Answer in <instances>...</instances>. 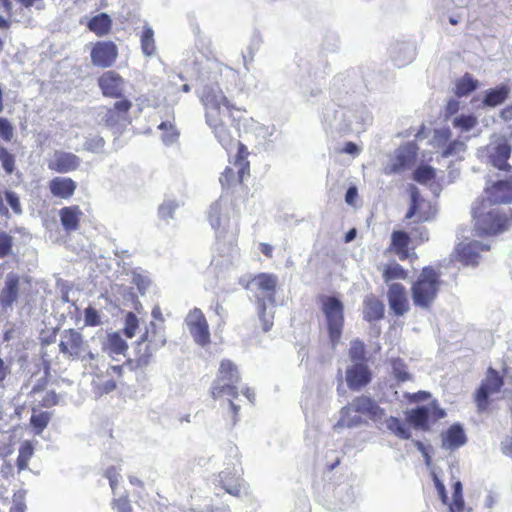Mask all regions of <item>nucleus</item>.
Instances as JSON below:
<instances>
[{
	"instance_id": "c85d7f7f",
	"label": "nucleus",
	"mask_w": 512,
	"mask_h": 512,
	"mask_svg": "<svg viewBox=\"0 0 512 512\" xmlns=\"http://www.w3.org/2000/svg\"><path fill=\"white\" fill-rule=\"evenodd\" d=\"M19 278L15 274H8L5 286L0 295V302L3 308L11 307L17 299Z\"/></svg>"
},
{
	"instance_id": "6e6d98bb",
	"label": "nucleus",
	"mask_w": 512,
	"mask_h": 512,
	"mask_svg": "<svg viewBox=\"0 0 512 512\" xmlns=\"http://www.w3.org/2000/svg\"><path fill=\"white\" fill-rule=\"evenodd\" d=\"M177 207L178 204L174 200H167L159 206V216L165 220L173 218Z\"/></svg>"
},
{
	"instance_id": "bf43d9fd",
	"label": "nucleus",
	"mask_w": 512,
	"mask_h": 512,
	"mask_svg": "<svg viewBox=\"0 0 512 512\" xmlns=\"http://www.w3.org/2000/svg\"><path fill=\"white\" fill-rule=\"evenodd\" d=\"M449 506L466 507L462 494V483L460 481H456L453 484L452 502Z\"/></svg>"
},
{
	"instance_id": "09e8293b",
	"label": "nucleus",
	"mask_w": 512,
	"mask_h": 512,
	"mask_svg": "<svg viewBox=\"0 0 512 512\" xmlns=\"http://www.w3.org/2000/svg\"><path fill=\"white\" fill-rule=\"evenodd\" d=\"M466 150V144L464 141L455 139L453 141H450L443 149L442 155L444 157L449 156H458L461 153L465 152Z\"/></svg>"
},
{
	"instance_id": "c756f323",
	"label": "nucleus",
	"mask_w": 512,
	"mask_h": 512,
	"mask_svg": "<svg viewBox=\"0 0 512 512\" xmlns=\"http://www.w3.org/2000/svg\"><path fill=\"white\" fill-rule=\"evenodd\" d=\"M354 409L351 405H346L341 408L339 414V420L334 424L333 429L336 432H340L343 428H352L359 426L362 423V419L359 415L353 414Z\"/></svg>"
},
{
	"instance_id": "8fccbe9b",
	"label": "nucleus",
	"mask_w": 512,
	"mask_h": 512,
	"mask_svg": "<svg viewBox=\"0 0 512 512\" xmlns=\"http://www.w3.org/2000/svg\"><path fill=\"white\" fill-rule=\"evenodd\" d=\"M349 354L351 360L355 363H363L365 357V346L360 340H354L351 342Z\"/></svg>"
},
{
	"instance_id": "a19ab883",
	"label": "nucleus",
	"mask_w": 512,
	"mask_h": 512,
	"mask_svg": "<svg viewBox=\"0 0 512 512\" xmlns=\"http://www.w3.org/2000/svg\"><path fill=\"white\" fill-rule=\"evenodd\" d=\"M477 123V117L473 114H460L451 119L452 126L459 129L461 132H469L477 125Z\"/></svg>"
},
{
	"instance_id": "052dcab7",
	"label": "nucleus",
	"mask_w": 512,
	"mask_h": 512,
	"mask_svg": "<svg viewBox=\"0 0 512 512\" xmlns=\"http://www.w3.org/2000/svg\"><path fill=\"white\" fill-rule=\"evenodd\" d=\"M12 237L6 233L0 234V257H5L11 253Z\"/></svg>"
},
{
	"instance_id": "f3484780",
	"label": "nucleus",
	"mask_w": 512,
	"mask_h": 512,
	"mask_svg": "<svg viewBox=\"0 0 512 512\" xmlns=\"http://www.w3.org/2000/svg\"><path fill=\"white\" fill-rule=\"evenodd\" d=\"M81 159L71 153L62 150H56L47 161V166L50 170L57 173H69L79 168Z\"/></svg>"
},
{
	"instance_id": "b1692460",
	"label": "nucleus",
	"mask_w": 512,
	"mask_h": 512,
	"mask_svg": "<svg viewBox=\"0 0 512 512\" xmlns=\"http://www.w3.org/2000/svg\"><path fill=\"white\" fill-rule=\"evenodd\" d=\"M48 187L54 197L70 199L77 189V183L69 177L57 176L49 181Z\"/></svg>"
},
{
	"instance_id": "9b49d317",
	"label": "nucleus",
	"mask_w": 512,
	"mask_h": 512,
	"mask_svg": "<svg viewBox=\"0 0 512 512\" xmlns=\"http://www.w3.org/2000/svg\"><path fill=\"white\" fill-rule=\"evenodd\" d=\"M188 331L194 341L201 347L210 343V332L207 320L200 309L194 308L185 318Z\"/></svg>"
},
{
	"instance_id": "f8f14e48",
	"label": "nucleus",
	"mask_w": 512,
	"mask_h": 512,
	"mask_svg": "<svg viewBox=\"0 0 512 512\" xmlns=\"http://www.w3.org/2000/svg\"><path fill=\"white\" fill-rule=\"evenodd\" d=\"M489 249L490 246L481 241L465 239L455 249L456 259L465 266L475 267L479 262L480 253Z\"/></svg>"
},
{
	"instance_id": "ddd939ff",
	"label": "nucleus",
	"mask_w": 512,
	"mask_h": 512,
	"mask_svg": "<svg viewBox=\"0 0 512 512\" xmlns=\"http://www.w3.org/2000/svg\"><path fill=\"white\" fill-rule=\"evenodd\" d=\"M411 204L405 218L411 219L416 217L417 222H424L430 220L435 210L430 203L426 202L420 195L419 189L412 185L410 186Z\"/></svg>"
},
{
	"instance_id": "e433bc0d",
	"label": "nucleus",
	"mask_w": 512,
	"mask_h": 512,
	"mask_svg": "<svg viewBox=\"0 0 512 512\" xmlns=\"http://www.w3.org/2000/svg\"><path fill=\"white\" fill-rule=\"evenodd\" d=\"M158 129L162 131L161 138L165 145L170 146L178 141L179 131L174 124V118L161 122Z\"/></svg>"
},
{
	"instance_id": "603ef678",
	"label": "nucleus",
	"mask_w": 512,
	"mask_h": 512,
	"mask_svg": "<svg viewBox=\"0 0 512 512\" xmlns=\"http://www.w3.org/2000/svg\"><path fill=\"white\" fill-rule=\"evenodd\" d=\"M105 141L102 137L95 135L88 137L84 143V148L93 153H99L103 150Z\"/></svg>"
},
{
	"instance_id": "c03bdc74",
	"label": "nucleus",
	"mask_w": 512,
	"mask_h": 512,
	"mask_svg": "<svg viewBox=\"0 0 512 512\" xmlns=\"http://www.w3.org/2000/svg\"><path fill=\"white\" fill-rule=\"evenodd\" d=\"M51 419L49 412L33 413L30 418V424L35 430V434L40 435L48 426Z\"/></svg>"
},
{
	"instance_id": "4be33fe9",
	"label": "nucleus",
	"mask_w": 512,
	"mask_h": 512,
	"mask_svg": "<svg viewBox=\"0 0 512 512\" xmlns=\"http://www.w3.org/2000/svg\"><path fill=\"white\" fill-rule=\"evenodd\" d=\"M208 220L217 234H221L227 230L229 226L228 207L222 199H219L210 206Z\"/></svg>"
},
{
	"instance_id": "0e129e2a",
	"label": "nucleus",
	"mask_w": 512,
	"mask_h": 512,
	"mask_svg": "<svg viewBox=\"0 0 512 512\" xmlns=\"http://www.w3.org/2000/svg\"><path fill=\"white\" fill-rule=\"evenodd\" d=\"M113 508L117 512H132V508L129 504V501L126 497H120L113 501Z\"/></svg>"
},
{
	"instance_id": "20e7f679",
	"label": "nucleus",
	"mask_w": 512,
	"mask_h": 512,
	"mask_svg": "<svg viewBox=\"0 0 512 512\" xmlns=\"http://www.w3.org/2000/svg\"><path fill=\"white\" fill-rule=\"evenodd\" d=\"M359 112V119L352 121L350 118L354 113L351 109L331 104L323 110L322 122L325 127L335 131L359 133L372 123V115L367 108H362Z\"/></svg>"
},
{
	"instance_id": "774afa93",
	"label": "nucleus",
	"mask_w": 512,
	"mask_h": 512,
	"mask_svg": "<svg viewBox=\"0 0 512 512\" xmlns=\"http://www.w3.org/2000/svg\"><path fill=\"white\" fill-rule=\"evenodd\" d=\"M26 505L23 500V496L20 494H14L13 505L10 508V512H25Z\"/></svg>"
},
{
	"instance_id": "de8ad7c7",
	"label": "nucleus",
	"mask_w": 512,
	"mask_h": 512,
	"mask_svg": "<svg viewBox=\"0 0 512 512\" xmlns=\"http://www.w3.org/2000/svg\"><path fill=\"white\" fill-rule=\"evenodd\" d=\"M435 177V169L431 166H421L414 172V180L420 184H428Z\"/></svg>"
},
{
	"instance_id": "0eeeda50",
	"label": "nucleus",
	"mask_w": 512,
	"mask_h": 512,
	"mask_svg": "<svg viewBox=\"0 0 512 512\" xmlns=\"http://www.w3.org/2000/svg\"><path fill=\"white\" fill-rule=\"evenodd\" d=\"M356 499L354 480L343 477L325 486L324 506L330 511H341L351 506Z\"/></svg>"
},
{
	"instance_id": "49530a36",
	"label": "nucleus",
	"mask_w": 512,
	"mask_h": 512,
	"mask_svg": "<svg viewBox=\"0 0 512 512\" xmlns=\"http://www.w3.org/2000/svg\"><path fill=\"white\" fill-rule=\"evenodd\" d=\"M383 278L385 282H389L395 279H405L406 272L401 265L393 263L388 265L383 271Z\"/></svg>"
},
{
	"instance_id": "1a4fd4ad",
	"label": "nucleus",
	"mask_w": 512,
	"mask_h": 512,
	"mask_svg": "<svg viewBox=\"0 0 512 512\" xmlns=\"http://www.w3.org/2000/svg\"><path fill=\"white\" fill-rule=\"evenodd\" d=\"M321 309L325 316V322L328 329L329 339L334 348L340 341L344 325V306L343 303L332 296H323L321 298Z\"/></svg>"
},
{
	"instance_id": "473e14b6",
	"label": "nucleus",
	"mask_w": 512,
	"mask_h": 512,
	"mask_svg": "<svg viewBox=\"0 0 512 512\" xmlns=\"http://www.w3.org/2000/svg\"><path fill=\"white\" fill-rule=\"evenodd\" d=\"M128 345L119 333H110L102 343V350L111 356L124 355Z\"/></svg>"
},
{
	"instance_id": "4c0bfd02",
	"label": "nucleus",
	"mask_w": 512,
	"mask_h": 512,
	"mask_svg": "<svg viewBox=\"0 0 512 512\" xmlns=\"http://www.w3.org/2000/svg\"><path fill=\"white\" fill-rule=\"evenodd\" d=\"M111 19L106 13H101L94 16L88 23V27L91 31L96 33L98 36L107 34L111 28Z\"/></svg>"
},
{
	"instance_id": "13d9d810",
	"label": "nucleus",
	"mask_w": 512,
	"mask_h": 512,
	"mask_svg": "<svg viewBox=\"0 0 512 512\" xmlns=\"http://www.w3.org/2000/svg\"><path fill=\"white\" fill-rule=\"evenodd\" d=\"M84 322L86 326H98L101 324V319L98 311L89 306L85 309Z\"/></svg>"
},
{
	"instance_id": "cd10ccee",
	"label": "nucleus",
	"mask_w": 512,
	"mask_h": 512,
	"mask_svg": "<svg viewBox=\"0 0 512 512\" xmlns=\"http://www.w3.org/2000/svg\"><path fill=\"white\" fill-rule=\"evenodd\" d=\"M466 440L463 428L458 424H454L443 435L442 446L448 450H455L463 446Z\"/></svg>"
},
{
	"instance_id": "f257e3e1",
	"label": "nucleus",
	"mask_w": 512,
	"mask_h": 512,
	"mask_svg": "<svg viewBox=\"0 0 512 512\" xmlns=\"http://www.w3.org/2000/svg\"><path fill=\"white\" fill-rule=\"evenodd\" d=\"M236 78V72L220 62L207 61L200 69L197 78L196 94L205 109L206 123L212 129L221 146L229 150L234 142L233 134L226 124L232 105L228 101L225 90L227 82ZM238 146V155L233 166L226 167L219 181L222 187H230L235 183H241L249 174V162L243 153V146Z\"/></svg>"
},
{
	"instance_id": "a18cd8bd",
	"label": "nucleus",
	"mask_w": 512,
	"mask_h": 512,
	"mask_svg": "<svg viewBox=\"0 0 512 512\" xmlns=\"http://www.w3.org/2000/svg\"><path fill=\"white\" fill-rule=\"evenodd\" d=\"M230 474V470H225L219 473L218 482L225 489V491L233 496H240L242 491V484L240 483V479H235L231 483H225L224 477Z\"/></svg>"
},
{
	"instance_id": "bb28decb",
	"label": "nucleus",
	"mask_w": 512,
	"mask_h": 512,
	"mask_svg": "<svg viewBox=\"0 0 512 512\" xmlns=\"http://www.w3.org/2000/svg\"><path fill=\"white\" fill-rule=\"evenodd\" d=\"M83 213L79 206L73 205L60 209L59 216L63 228L66 231H76Z\"/></svg>"
},
{
	"instance_id": "ea45409f",
	"label": "nucleus",
	"mask_w": 512,
	"mask_h": 512,
	"mask_svg": "<svg viewBox=\"0 0 512 512\" xmlns=\"http://www.w3.org/2000/svg\"><path fill=\"white\" fill-rule=\"evenodd\" d=\"M141 49L146 57H152L156 52L154 31L148 25L143 26L141 34Z\"/></svg>"
},
{
	"instance_id": "5fc2aeb1",
	"label": "nucleus",
	"mask_w": 512,
	"mask_h": 512,
	"mask_svg": "<svg viewBox=\"0 0 512 512\" xmlns=\"http://www.w3.org/2000/svg\"><path fill=\"white\" fill-rule=\"evenodd\" d=\"M139 321L136 315L132 312H129L125 318L124 325V333L128 338H133L136 334V329L138 328Z\"/></svg>"
},
{
	"instance_id": "58836bf2",
	"label": "nucleus",
	"mask_w": 512,
	"mask_h": 512,
	"mask_svg": "<svg viewBox=\"0 0 512 512\" xmlns=\"http://www.w3.org/2000/svg\"><path fill=\"white\" fill-rule=\"evenodd\" d=\"M479 82L469 73L464 74L456 82L455 93L457 96H466L478 88Z\"/></svg>"
},
{
	"instance_id": "9d476101",
	"label": "nucleus",
	"mask_w": 512,
	"mask_h": 512,
	"mask_svg": "<svg viewBox=\"0 0 512 512\" xmlns=\"http://www.w3.org/2000/svg\"><path fill=\"white\" fill-rule=\"evenodd\" d=\"M239 380L240 375L236 365L230 360H223L220 363L217 377L211 387L213 398L237 397V384Z\"/></svg>"
},
{
	"instance_id": "864d4df0",
	"label": "nucleus",
	"mask_w": 512,
	"mask_h": 512,
	"mask_svg": "<svg viewBox=\"0 0 512 512\" xmlns=\"http://www.w3.org/2000/svg\"><path fill=\"white\" fill-rule=\"evenodd\" d=\"M452 133L449 128H439L434 131V143L441 147H445L451 141Z\"/></svg>"
},
{
	"instance_id": "c9c22d12",
	"label": "nucleus",
	"mask_w": 512,
	"mask_h": 512,
	"mask_svg": "<svg viewBox=\"0 0 512 512\" xmlns=\"http://www.w3.org/2000/svg\"><path fill=\"white\" fill-rule=\"evenodd\" d=\"M380 423L384 424L387 430L401 439H409L411 437L409 429L396 417H387L385 415Z\"/></svg>"
},
{
	"instance_id": "4468645a",
	"label": "nucleus",
	"mask_w": 512,
	"mask_h": 512,
	"mask_svg": "<svg viewBox=\"0 0 512 512\" xmlns=\"http://www.w3.org/2000/svg\"><path fill=\"white\" fill-rule=\"evenodd\" d=\"M90 56L93 65L107 68L116 61L118 49L112 41H100L93 46Z\"/></svg>"
},
{
	"instance_id": "680f3d73",
	"label": "nucleus",
	"mask_w": 512,
	"mask_h": 512,
	"mask_svg": "<svg viewBox=\"0 0 512 512\" xmlns=\"http://www.w3.org/2000/svg\"><path fill=\"white\" fill-rule=\"evenodd\" d=\"M0 137L5 141H10L13 137V126L3 117H0Z\"/></svg>"
},
{
	"instance_id": "3c124183",
	"label": "nucleus",
	"mask_w": 512,
	"mask_h": 512,
	"mask_svg": "<svg viewBox=\"0 0 512 512\" xmlns=\"http://www.w3.org/2000/svg\"><path fill=\"white\" fill-rule=\"evenodd\" d=\"M259 47L260 39L253 38L249 46L246 48L245 52L242 53L243 64L247 71L249 70V64L253 62L254 55L256 51L259 49Z\"/></svg>"
},
{
	"instance_id": "e2e57ef3",
	"label": "nucleus",
	"mask_w": 512,
	"mask_h": 512,
	"mask_svg": "<svg viewBox=\"0 0 512 512\" xmlns=\"http://www.w3.org/2000/svg\"><path fill=\"white\" fill-rule=\"evenodd\" d=\"M5 198L7 203L10 205V207L15 213L20 214L22 212L19 197L16 193L12 191H7L5 193Z\"/></svg>"
},
{
	"instance_id": "dca6fc26",
	"label": "nucleus",
	"mask_w": 512,
	"mask_h": 512,
	"mask_svg": "<svg viewBox=\"0 0 512 512\" xmlns=\"http://www.w3.org/2000/svg\"><path fill=\"white\" fill-rule=\"evenodd\" d=\"M487 154L493 167L499 170L510 169L507 160L511 154V146L504 138H497L487 146Z\"/></svg>"
},
{
	"instance_id": "39448f33",
	"label": "nucleus",
	"mask_w": 512,
	"mask_h": 512,
	"mask_svg": "<svg viewBox=\"0 0 512 512\" xmlns=\"http://www.w3.org/2000/svg\"><path fill=\"white\" fill-rule=\"evenodd\" d=\"M484 199L473 209L475 231L478 235H491L504 231L509 218L500 207H491Z\"/></svg>"
},
{
	"instance_id": "69168bd1",
	"label": "nucleus",
	"mask_w": 512,
	"mask_h": 512,
	"mask_svg": "<svg viewBox=\"0 0 512 512\" xmlns=\"http://www.w3.org/2000/svg\"><path fill=\"white\" fill-rule=\"evenodd\" d=\"M401 366L402 364L400 362H394L393 373L399 381L404 382L410 379V374L407 371H405Z\"/></svg>"
},
{
	"instance_id": "7c9ffc66",
	"label": "nucleus",
	"mask_w": 512,
	"mask_h": 512,
	"mask_svg": "<svg viewBox=\"0 0 512 512\" xmlns=\"http://www.w3.org/2000/svg\"><path fill=\"white\" fill-rule=\"evenodd\" d=\"M414 48L409 43H397L392 46L390 56L394 63L401 67L410 63L414 58Z\"/></svg>"
},
{
	"instance_id": "2eb2a0df",
	"label": "nucleus",
	"mask_w": 512,
	"mask_h": 512,
	"mask_svg": "<svg viewBox=\"0 0 512 512\" xmlns=\"http://www.w3.org/2000/svg\"><path fill=\"white\" fill-rule=\"evenodd\" d=\"M485 201L492 205L512 202V175L509 178L495 182L485 189Z\"/></svg>"
},
{
	"instance_id": "f704fd0d",
	"label": "nucleus",
	"mask_w": 512,
	"mask_h": 512,
	"mask_svg": "<svg viewBox=\"0 0 512 512\" xmlns=\"http://www.w3.org/2000/svg\"><path fill=\"white\" fill-rule=\"evenodd\" d=\"M407 419L410 423L414 425V427L426 430L428 429V421L430 419L429 416V407L420 406L416 409H412L407 412Z\"/></svg>"
},
{
	"instance_id": "a878e982",
	"label": "nucleus",
	"mask_w": 512,
	"mask_h": 512,
	"mask_svg": "<svg viewBox=\"0 0 512 512\" xmlns=\"http://www.w3.org/2000/svg\"><path fill=\"white\" fill-rule=\"evenodd\" d=\"M347 385L352 390H358L370 381V373L364 363H355L346 371Z\"/></svg>"
},
{
	"instance_id": "a211bd4d",
	"label": "nucleus",
	"mask_w": 512,
	"mask_h": 512,
	"mask_svg": "<svg viewBox=\"0 0 512 512\" xmlns=\"http://www.w3.org/2000/svg\"><path fill=\"white\" fill-rule=\"evenodd\" d=\"M502 385L503 380L498 374V372L492 368H489L485 380L482 382L481 386L479 387L476 393V401L478 407L481 409L485 408L489 396L493 393L498 392Z\"/></svg>"
},
{
	"instance_id": "4d7b16f0",
	"label": "nucleus",
	"mask_w": 512,
	"mask_h": 512,
	"mask_svg": "<svg viewBox=\"0 0 512 512\" xmlns=\"http://www.w3.org/2000/svg\"><path fill=\"white\" fill-rule=\"evenodd\" d=\"M0 161L4 170L11 174L14 171L15 159L14 156L8 152L4 147H0Z\"/></svg>"
},
{
	"instance_id": "79ce46f5",
	"label": "nucleus",
	"mask_w": 512,
	"mask_h": 512,
	"mask_svg": "<svg viewBox=\"0 0 512 512\" xmlns=\"http://www.w3.org/2000/svg\"><path fill=\"white\" fill-rule=\"evenodd\" d=\"M392 245L396 253L401 257L407 256V248L409 244V235L403 231H394L391 236Z\"/></svg>"
},
{
	"instance_id": "338daca9",
	"label": "nucleus",
	"mask_w": 512,
	"mask_h": 512,
	"mask_svg": "<svg viewBox=\"0 0 512 512\" xmlns=\"http://www.w3.org/2000/svg\"><path fill=\"white\" fill-rule=\"evenodd\" d=\"M133 282L137 285L139 291L142 294H144L145 290L150 285V280L146 276L141 275V274H135L133 276Z\"/></svg>"
},
{
	"instance_id": "2f4dec72",
	"label": "nucleus",
	"mask_w": 512,
	"mask_h": 512,
	"mask_svg": "<svg viewBox=\"0 0 512 512\" xmlns=\"http://www.w3.org/2000/svg\"><path fill=\"white\" fill-rule=\"evenodd\" d=\"M104 362L105 360L102 357V361L100 362V371H98L99 377L94 370H91V373L95 376V379L92 381V386L97 396L108 394L114 391L117 387V382L114 378L103 380L104 371L102 370V366Z\"/></svg>"
},
{
	"instance_id": "aec40b11",
	"label": "nucleus",
	"mask_w": 512,
	"mask_h": 512,
	"mask_svg": "<svg viewBox=\"0 0 512 512\" xmlns=\"http://www.w3.org/2000/svg\"><path fill=\"white\" fill-rule=\"evenodd\" d=\"M351 405L355 413L368 416L374 422H381L385 411L370 397L362 395L352 400Z\"/></svg>"
},
{
	"instance_id": "6ab92c4d",
	"label": "nucleus",
	"mask_w": 512,
	"mask_h": 512,
	"mask_svg": "<svg viewBox=\"0 0 512 512\" xmlns=\"http://www.w3.org/2000/svg\"><path fill=\"white\" fill-rule=\"evenodd\" d=\"M276 131L274 125H264L251 119L245 126V133L249 138H253L257 146L265 147L273 142V136Z\"/></svg>"
},
{
	"instance_id": "393cba45",
	"label": "nucleus",
	"mask_w": 512,
	"mask_h": 512,
	"mask_svg": "<svg viewBox=\"0 0 512 512\" xmlns=\"http://www.w3.org/2000/svg\"><path fill=\"white\" fill-rule=\"evenodd\" d=\"M510 93L511 87L506 83H501L494 88L487 89L483 94V99L479 107H497L506 101Z\"/></svg>"
},
{
	"instance_id": "72a5a7b5",
	"label": "nucleus",
	"mask_w": 512,
	"mask_h": 512,
	"mask_svg": "<svg viewBox=\"0 0 512 512\" xmlns=\"http://www.w3.org/2000/svg\"><path fill=\"white\" fill-rule=\"evenodd\" d=\"M364 318L371 322L380 320L384 316V305L374 295H369L364 300Z\"/></svg>"
},
{
	"instance_id": "5701e85b",
	"label": "nucleus",
	"mask_w": 512,
	"mask_h": 512,
	"mask_svg": "<svg viewBox=\"0 0 512 512\" xmlns=\"http://www.w3.org/2000/svg\"><path fill=\"white\" fill-rule=\"evenodd\" d=\"M388 303L390 309L397 316L404 315L408 309V299L405 287L400 283H393L388 290Z\"/></svg>"
},
{
	"instance_id": "f03ea898",
	"label": "nucleus",
	"mask_w": 512,
	"mask_h": 512,
	"mask_svg": "<svg viewBox=\"0 0 512 512\" xmlns=\"http://www.w3.org/2000/svg\"><path fill=\"white\" fill-rule=\"evenodd\" d=\"M277 284L278 277L268 273L258 274L249 283V288L255 292L258 300V315L265 332L273 326Z\"/></svg>"
},
{
	"instance_id": "412c9836",
	"label": "nucleus",
	"mask_w": 512,
	"mask_h": 512,
	"mask_svg": "<svg viewBox=\"0 0 512 512\" xmlns=\"http://www.w3.org/2000/svg\"><path fill=\"white\" fill-rule=\"evenodd\" d=\"M102 93L105 96L119 98L125 89L124 79L115 71L105 72L98 80Z\"/></svg>"
},
{
	"instance_id": "37998d69",
	"label": "nucleus",
	"mask_w": 512,
	"mask_h": 512,
	"mask_svg": "<svg viewBox=\"0 0 512 512\" xmlns=\"http://www.w3.org/2000/svg\"><path fill=\"white\" fill-rule=\"evenodd\" d=\"M34 453L33 445L26 441L21 444L19 454L17 457V467L19 471L25 470L28 467L29 461Z\"/></svg>"
},
{
	"instance_id": "7ed1b4c3",
	"label": "nucleus",
	"mask_w": 512,
	"mask_h": 512,
	"mask_svg": "<svg viewBox=\"0 0 512 512\" xmlns=\"http://www.w3.org/2000/svg\"><path fill=\"white\" fill-rule=\"evenodd\" d=\"M59 350L64 357L72 360H80L86 369L94 370L99 376L102 356L88 350L81 333L75 329H66L60 335Z\"/></svg>"
},
{
	"instance_id": "6e6552de",
	"label": "nucleus",
	"mask_w": 512,
	"mask_h": 512,
	"mask_svg": "<svg viewBox=\"0 0 512 512\" xmlns=\"http://www.w3.org/2000/svg\"><path fill=\"white\" fill-rule=\"evenodd\" d=\"M165 327L162 323L151 321L138 341V363L147 365L152 356L166 344Z\"/></svg>"
},
{
	"instance_id": "423d86ee",
	"label": "nucleus",
	"mask_w": 512,
	"mask_h": 512,
	"mask_svg": "<svg viewBox=\"0 0 512 512\" xmlns=\"http://www.w3.org/2000/svg\"><path fill=\"white\" fill-rule=\"evenodd\" d=\"M439 285V273L432 267L423 268L411 289L414 305L428 309L437 297Z\"/></svg>"
}]
</instances>
